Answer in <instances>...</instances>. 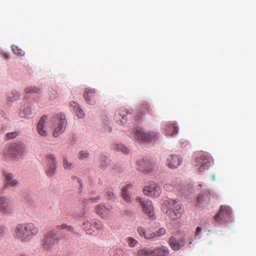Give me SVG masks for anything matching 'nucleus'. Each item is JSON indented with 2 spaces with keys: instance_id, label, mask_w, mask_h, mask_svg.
Listing matches in <instances>:
<instances>
[{
  "instance_id": "nucleus-44",
  "label": "nucleus",
  "mask_w": 256,
  "mask_h": 256,
  "mask_svg": "<svg viewBox=\"0 0 256 256\" xmlns=\"http://www.w3.org/2000/svg\"><path fill=\"white\" fill-rule=\"evenodd\" d=\"M101 161L103 162L101 164V166L102 168H104L108 164L110 160L108 158H102Z\"/></svg>"
},
{
  "instance_id": "nucleus-1",
  "label": "nucleus",
  "mask_w": 256,
  "mask_h": 256,
  "mask_svg": "<svg viewBox=\"0 0 256 256\" xmlns=\"http://www.w3.org/2000/svg\"><path fill=\"white\" fill-rule=\"evenodd\" d=\"M38 232V228L32 222L18 224L14 230L13 236L18 240L26 242L30 241Z\"/></svg>"
},
{
  "instance_id": "nucleus-19",
  "label": "nucleus",
  "mask_w": 256,
  "mask_h": 256,
  "mask_svg": "<svg viewBox=\"0 0 256 256\" xmlns=\"http://www.w3.org/2000/svg\"><path fill=\"white\" fill-rule=\"evenodd\" d=\"M46 119L47 116H42L37 124V132L42 136H47V132L46 129Z\"/></svg>"
},
{
  "instance_id": "nucleus-43",
  "label": "nucleus",
  "mask_w": 256,
  "mask_h": 256,
  "mask_svg": "<svg viewBox=\"0 0 256 256\" xmlns=\"http://www.w3.org/2000/svg\"><path fill=\"white\" fill-rule=\"evenodd\" d=\"M106 196H108V198L112 201H114L116 199V196H115L114 194L112 192H107Z\"/></svg>"
},
{
  "instance_id": "nucleus-12",
  "label": "nucleus",
  "mask_w": 256,
  "mask_h": 256,
  "mask_svg": "<svg viewBox=\"0 0 256 256\" xmlns=\"http://www.w3.org/2000/svg\"><path fill=\"white\" fill-rule=\"evenodd\" d=\"M185 239L186 238L184 236H181L178 238L172 236L169 238V246L172 250H178L184 246Z\"/></svg>"
},
{
  "instance_id": "nucleus-8",
  "label": "nucleus",
  "mask_w": 256,
  "mask_h": 256,
  "mask_svg": "<svg viewBox=\"0 0 256 256\" xmlns=\"http://www.w3.org/2000/svg\"><path fill=\"white\" fill-rule=\"evenodd\" d=\"M136 138L139 141L149 142L152 140H156L158 138V134L154 132H144L141 128H136L134 130Z\"/></svg>"
},
{
  "instance_id": "nucleus-21",
  "label": "nucleus",
  "mask_w": 256,
  "mask_h": 256,
  "mask_svg": "<svg viewBox=\"0 0 256 256\" xmlns=\"http://www.w3.org/2000/svg\"><path fill=\"white\" fill-rule=\"evenodd\" d=\"M178 131V128L176 122H169L166 124L164 133L167 136H174L176 134Z\"/></svg>"
},
{
  "instance_id": "nucleus-47",
  "label": "nucleus",
  "mask_w": 256,
  "mask_h": 256,
  "mask_svg": "<svg viewBox=\"0 0 256 256\" xmlns=\"http://www.w3.org/2000/svg\"><path fill=\"white\" fill-rule=\"evenodd\" d=\"M149 108V106L147 104H144L141 106L142 110L144 112H145L146 110H148Z\"/></svg>"
},
{
  "instance_id": "nucleus-14",
  "label": "nucleus",
  "mask_w": 256,
  "mask_h": 256,
  "mask_svg": "<svg viewBox=\"0 0 256 256\" xmlns=\"http://www.w3.org/2000/svg\"><path fill=\"white\" fill-rule=\"evenodd\" d=\"M182 160L180 156L171 154L168 157L166 164L169 168L174 169L177 168L182 164Z\"/></svg>"
},
{
  "instance_id": "nucleus-3",
  "label": "nucleus",
  "mask_w": 256,
  "mask_h": 256,
  "mask_svg": "<svg viewBox=\"0 0 256 256\" xmlns=\"http://www.w3.org/2000/svg\"><path fill=\"white\" fill-rule=\"evenodd\" d=\"M25 151L24 144L20 142L12 144L8 149L4 152V156L7 160H13L21 156Z\"/></svg>"
},
{
  "instance_id": "nucleus-15",
  "label": "nucleus",
  "mask_w": 256,
  "mask_h": 256,
  "mask_svg": "<svg viewBox=\"0 0 256 256\" xmlns=\"http://www.w3.org/2000/svg\"><path fill=\"white\" fill-rule=\"evenodd\" d=\"M48 166L46 168V173L48 176H52L56 173V158L52 154H48L46 156Z\"/></svg>"
},
{
  "instance_id": "nucleus-33",
  "label": "nucleus",
  "mask_w": 256,
  "mask_h": 256,
  "mask_svg": "<svg viewBox=\"0 0 256 256\" xmlns=\"http://www.w3.org/2000/svg\"><path fill=\"white\" fill-rule=\"evenodd\" d=\"M12 50L16 54L20 56H23L24 55V52L17 46L12 45Z\"/></svg>"
},
{
  "instance_id": "nucleus-25",
  "label": "nucleus",
  "mask_w": 256,
  "mask_h": 256,
  "mask_svg": "<svg viewBox=\"0 0 256 256\" xmlns=\"http://www.w3.org/2000/svg\"><path fill=\"white\" fill-rule=\"evenodd\" d=\"M169 252L168 249L166 246H162L152 250L153 256H166Z\"/></svg>"
},
{
  "instance_id": "nucleus-37",
  "label": "nucleus",
  "mask_w": 256,
  "mask_h": 256,
  "mask_svg": "<svg viewBox=\"0 0 256 256\" xmlns=\"http://www.w3.org/2000/svg\"><path fill=\"white\" fill-rule=\"evenodd\" d=\"M89 156V153L87 150H81L78 154V158L80 160H84L87 158Z\"/></svg>"
},
{
  "instance_id": "nucleus-55",
  "label": "nucleus",
  "mask_w": 256,
  "mask_h": 256,
  "mask_svg": "<svg viewBox=\"0 0 256 256\" xmlns=\"http://www.w3.org/2000/svg\"><path fill=\"white\" fill-rule=\"evenodd\" d=\"M24 256V254H21V255H20V256Z\"/></svg>"
},
{
  "instance_id": "nucleus-40",
  "label": "nucleus",
  "mask_w": 256,
  "mask_h": 256,
  "mask_svg": "<svg viewBox=\"0 0 256 256\" xmlns=\"http://www.w3.org/2000/svg\"><path fill=\"white\" fill-rule=\"evenodd\" d=\"M75 113H76V116L79 118H82L84 117V114L83 112V110L80 108L79 107L78 108V110H76L75 111H74Z\"/></svg>"
},
{
  "instance_id": "nucleus-38",
  "label": "nucleus",
  "mask_w": 256,
  "mask_h": 256,
  "mask_svg": "<svg viewBox=\"0 0 256 256\" xmlns=\"http://www.w3.org/2000/svg\"><path fill=\"white\" fill-rule=\"evenodd\" d=\"M63 166L65 169L70 170L73 167V164L70 162L66 158H64L63 160Z\"/></svg>"
},
{
  "instance_id": "nucleus-10",
  "label": "nucleus",
  "mask_w": 256,
  "mask_h": 256,
  "mask_svg": "<svg viewBox=\"0 0 256 256\" xmlns=\"http://www.w3.org/2000/svg\"><path fill=\"white\" fill-rule=\"evenodd\" d=\"M136 202L140 204L143 212L148 215L150 218H153L154 216V208L152 202L148 200L137 196L136 198Z\"/></svg>"
},
{
  "instance_id": "nucleus-5",
  "label": "nucleus",
  "mask_w": 256,
  "mask_h": 256,
  "mask_svg": "<svg viewBox=\"0 0 256 256\" xmlns=\"http://www.w3.org/2000/svg\"><path fill=\"white\" fill-rule=\"evenodd\" d=\"M15 206L13 200L6 196H0V213L10 215L14 212Z\"/></svg>"
},
{
  "instance_id": "nucleus-31",
  "label": "nucleus",
  "mask_w": 256,
  "mask_h": 256,
  "mask_svg": "<svg viewBox=\"0 0 256 256\" xmlns=\"http://www.w3.org/2000/svg\"><path fill=\"white\" fill-rule=\"evenodd\" d=\"M138 256H153L152 250L146 249L140 250L138 252Z\"/></svg>"
},
{
  "instance_id": "nucleus-20",
  "label": "nucleus",
  "mask_w": 256,
  "mask_h": 256,
  "mask_svg": "<svg viewBox=\"0 0 256 256\" xmlns=\"http://www.w3.org/2000/svg\"><path fill=\"white\" fill-rule=\"evenodd\" d=\"M96 212L102 218H107L109 216L111 207L108 206L106 208L103 205H97L95 206Z\"/></svg>"
},
{
  "instance_id": "nucleus-22",
  "label": "nucleus",
  "mask_w": 256,
  "mask_h": 256,
  "mask_svg": "<svg viewBox=\"0 0 256 256\" xmlns=\"http://www.w3.org/2000/svg\"><path fill=\"white\" fill-rule=\"evenodd\" d=\"M137 231L140 236H143L146 239L155 238L154 232L150 228L146 230L142 226H138V227Z\"/></svg>"
},
{
  "instance_id": "nucleus-23",
  "label": "nucleus",
  "mask_w": 256,
  "mask_h": 256,
  "mask_svg": "<svg viewBox=\"0 0 256 256\" xmlns=\"http://www.w3.org/2000/svg\"><path fill=\"white\" fill-rule=\"evenodd\" d=\"M96 92L94 89L86 88H85L84 92V98L87 103L90 104L96 96Z\"/></svg>"
},
{
  "instance_id": "nucleus-54",
  "label": "nucleus",
  "mask_w": 256,
  "mask_h": 256,
  "mask_svg": "<svg viewBox=\"0 0 256 256\" xmlns=\"http://www.w3.org/2000/svg\"><path fill=\"white\" fill-rule=\"evenodd\" d=\"M212 178L214 180V175L213 174L212 176Z\"/></svg>"
},
{
  "instance_id": "nucleus-48",
  "label": "nucleus",
  "mask_w": 256,
  "mask_h": 256,
  "mask_svg": "<svg viewBox=\"0 0 256 256\" xmlns=\"http://www.w3.org/2000/svg\"><path fill=\"white\" fill-rule=\"evenodd\" d=\"M6 227L3 225H0V236L6 233Z\"/></svg>"
},
{
  "instance_id": "nucleus-49",
  "label": "nucleus",
  "mask_w": 256,
  "mask_h": 256,
  "mask_svg": "<svg viewBox=\"0 0 256 256\" xmlns=\"http://www.w3.org/2000/svg\"><path fill=\"white\" fill-rule=\"evenodd\" d=\"M66 230L68 232H73V233H74L75 234H76V232H74V228L72 226H71L67 225Z\"/></svg>"
},
{
  "instance_id": "nucleus-2",
  "label": "nucleus",
  "mask_w": 256,
  "mask_h": 256,
  "mask_svg": "<svg viewBox=\"0 0 256 256\" xmlns=\"http://www.w3.org/2000/svg\"><path fill=\"white\" fill-rule=\"evenodd\" d=\"M162 208L164 212L172 220L180 218L184 212L182 202L177 199H170L164 201Z\"/></svg>"
},
{
  "instance_id": "nucleus-52",
  "label": "nucleus",
  "mask_w": 256,
  "mask_h": 256,
  "mask_svg": "<svg viewBox=\"0 0 256 256\" xmlns=\"http://www.w3.org/2000/svg\"><path fill=\"white\" fill-rule=\"evenodd\" d=\"M194 238H188L187 240L188 242V244H189V247H191L190 245L192 244V242L194 241Z\"/></svg>"
},
{
  "instance_id": "nucleus-29",
  "label": "nucleus",
  "mask_w": 256,
  "mask_h": 256,
  "mask_svg": "<svg viewBox=\"0 0 256 256\" xmlns=\"http://www.w3.org/2000/svg\"><path fill=\"white\" fill-rule=\"evenodd\" d=\"M26 94H30V96H34L42 92V89L36 87L30 86L25 90Z\"/></svg>"
},
{
  "instance_id": "nucleus-41",
  "label": "nucleus",
  "mask_w": 256,
  "mask_h": 256,
  "mask_svg": "<svg viewBox=\"0 0 256 256\" xmlns=\"http://www.w3.org/2000/svg\"><path fill=\"white\" fill-rule=\"evenodd\" d=\"M18 135V132H8L6 134L8 139H12L16 138Z\"/></svg>"
},
{
  "instance_id": "nucleus-6",
  "label": "nucleus",
  "mask_w": 256,
  "mask_h": 256,
  "mask_svg": "<svg viewBox=\"0 0 256 256\" xmlns=\"http://www.w3.org/2000/svg\"><path fill=\"white\" fill-rule=\"evenodd\" d=\"M232 213L231 208L229 206H221L218 212L214 216V220L218 223L228 222L231 217Z\"/></svg>"
},
{
  "instance_id": "nucleus-18",
  "label": "nucleus",
  "mask_w": 256,
  "mask_h": 256,
  "mask_svg": "<svg viewBox=\"0 0 256 256\" xmlns=\"http://www.w3.org/2000/svg\"><path fill=\"white\" fill-rule=\"evenodd\" d=\"M210 193L208 190L204 191L200 194L197 198V206L205 205L210 202Z\"/></svg>"
},
{
  "instance_id": "nucleus-17",
  "label": "nucleus",
  "mask_w": 256,
  "mask_h": 256,
  "mask_svg": "<svg viewBox=\"0 0 256 256\" xmlns=\"http://www.w3.org/2000/svg\"><path fill=\"white\" fill-rule=\"evenodd\" d=\"M4 187L6 188L8 187H16L18 185V181L14 178L12 174L6 172L4 174Z\"/></svg>"
},
{
  "instance_id": "nucleus-9",
  "label": "nucleus",
  "mask_w": 256,
  "mask_h": 256,
  "mask_svg": "<svg viewBox=\"0 0 256 256\" xmlns=\"http://www.w3.org/2000/svg\"><path fill=\"white\" fill-rule=\"evenodd\" d=\"M59 240L56 233L52 230L48 232L45 235L42 244V248L46 251L50 250L54 244Z\"/></svg>"
},
{
  "instance_id": "nucleus-50",
  "label": "nucleus",
  "mask_w": 256,
  "mask_h": 256,
  "mask_svg": "<svg viewBox=\"0 0 256 256\" xmlns=\"http://www.w3.org/2000/svg\"><path fill=\"white\" fill-rule=\"evenodd\" d=\"M66 226H67L66 224H62L57 226L56 228L58 230H64V229H66Z\"/></svg>"
},
{
  "instance_id": "nucleus-11",
  "label": "nucleus",
  "mask_w": 256,
  "mask_h": 256,
  "mask_svg": "<svg viewBox=\"0 0 256 256\" xmlns=\"http://www.w3.org/2000/svg\"><path fill=\"white\" fill-rule=\"evenodd\" d=\"M136 164L138 170L143 172L152 173L155 170L153 164L148 160H138Z\"/></svg>"
},
{
  "instance_id": "nucleus-26",
  "label": "nucleus",
  "mask_w": 256,
  "mask_h": 256,
  "mask_svg": "<svg viewBox=\"0 0 256 256\" xmlns=\"http://www.w3.org/2000/svg\"><path fill=\"white\" fill-rule=\"evenodd\" d=\"M180 180L178 179L176 180L175 182H172L171 184H166L164 186V188L168 191L174 190L175 188H178L180 186Z\"/></svg>"
},
{
  "instance_id": "nucleus-36",
  "label": "nucleus",
  "mask_w": 256,
  "mask_h": 256,
  "mask_svg": "<svg viewBox=\"0 0 256 256\" xmlns=\"http://www.w3.org/2000/svg\"><path fill=\"white\" fill-rule=\"evenodd\" d=\"M100 200V196H96V198H86L84 200L83 202L86 204L88 203H94L97 202Z\"/></svg>"
},
{
  "instance_id": "nucleus-35",
  "label": "nucleus",
  "mask_w": 256,
  "mask_h": 256,
  "mask_svg": "<svg viewBox=\"0 0 256 256\" xmlns=\"http://www.w3.org/2000/svg\"><path fill=\"white\" fill-rule=\"evenodd\" d=\"M155 238L162 236L166 233V230L164 228H160L156 232H154Z\"/></svg>"
},
{
  "instance_id": "nucleus-27",
  "label": "nucleus",
  "mask_w": 256,
  "mask_h": 256,
  "mask_svg": "<svg viewBox=\"0 0 256 256\" xmlns=\"http://www.w3.org/2000/svg\"><path fill=\"white\" fill-rule=\"evenodd\" d=\"M112 148L118 152H121L123 154H126L128 153L129 150L125 146L122 144H114L112 146Z\"/></svg>"
},
{
  "instance_id": "nucleus-28",
  "label": "nucleus",
  "mask_w": 256,
  "mask_h": 256,
  "mask_svg": "<svg viewBox=\"0 0 256 256\" xmlns=\"http://www.w3.org/2000/svg\"><path fill=\"white\" fill-rule=\"evenodd\" d=\"M19 98V92L16 90H14L8 94L7 100L10 102H14L18 100Z\"/></svg>"
},
{
  "instance_id": "nucleus-53",
  "label": "nucleus",
  "mask_w": 256,
  "mask_h": 256,
  "mask_svg": "<svg viewBox=\"0 0 256 256\" xmlns=\"http://www.w3.org/2000/svg\"><path fill=\"white\" fill-rule=\"evenodd\" d=\"M86 224L87 226L89 225L90 224L88 222H86V223H84V224H83V226H84Z\"/></svg>"
},
{
  "instance_id": "nucleus-30",
  "label": "nucleus",
  "mask_w": 256,
  "mask_h": 256,
  "mask_svg": "<svg viewBox=\"0 0 256 256\" xmlns=\"http://www.w3.org/2000/svg\"><path fill=\"white\" fill-rule=\"evenodd\" d=\"M32 113V110L28 104L24 105V108H22L20 113V116L22 118H26L30 116Z\"/></svg>"
},
{
  "instance_id": "nucleus-39",
  "label": "nucleus",
  "mask_w": 256,
  "mask_h": 256,
  "mask_svg": "<svg viewBox=\"0 0 256 256\" xmlns=\"http://www.w3.org/2000/svg\"><path fill=\"white\" fill-rule=\"evenodd\" d=\"M202 228L201 227L198 226L196 228V230L194 232V238L195 240L196 239H200L201 238V232H202Z\"/></svg>"
},
{
  "instance_id": "nucleus-7",
  "label": "nucleus",
  "mask_w": 256,
  "mask_h": 256,
  "mask_svg": "<svg viewBox=\"0 0 256 256\" xmlns=\"http://www.w3.org/2000/svg\"><path fill=\"white\" fill-rule=\"evenodd\" d=\"M195 166L198 167L199 172H202L212 165V160L211 157L208 154H202L196 158Z\"/></svg>"
},
{
  "instance_id": "nucleus-42",
  "label": "nucleus",
  "mask_w": 256,
  "mask_h": 256,
  "mask_svg": "<svg viewBox=\"0 0 256 256\" xmlns=\"http://www.w3.org/2000/svg\"><path fill=\"white\" fill-rule=\"evenodd\" d=\"M94 226L98 230H101L103 228V225L100 220H96L94 224Z\"/></svg>"
},
{
  "instance_id": "nucleus-32",
  "label": "nucleus",
  "mask_w": 256,
  "mask_h": 256,
  "mask_svg": "<svg viewBox=\"0 0 256 256\" xmlns=\"http://www.w3.org/2000/svg\"><path fill=\"white\" fill-rule=\"evenodd\" d=\"M48 98L50 100H54L58 96V92L52 88H50L48 90Z\"/></svg>"
},
{
  "instance_id": "nucleus-24",
  "label": "nucleus",
  "mask_w": 256,
  "mask_h": 256,
  "mask_svg": "<svg viewBox=\"0 0 256 256\" xmlns=\"http://www.w3.org/2000/svg\"><path fill=\"white\" fill-rule=\"evenodd\" d=\"M132 185L129 184L124 187L122 190V197L124 200L127 202H129L131 200L130 196L129 194L128 190L132 188Z\"/></svg>"
},
{
  "instance_id": "nucleus-16",
  "label": "nucleus",
  "mask_w": 256,
  "mask_h": 256,
  "mask_svg": "<svg viewBox=\"0 0 256 256\" xmlns=\"http://www.w3.org/2000/svg\"><path fill=\"white\" fill-rule=\"evenodd\" d=\"M130 114L129 110L124 108H120L116 111L114 115V119L117 122H119V124H122L126 122L127 115Z\"/></svg>"
},
{
  "instance_id": "nucleus-4",
  "label": "nucleus",
  "mask_w": 256,
  "mask_h": 256,
  "mask_svg": "<svg viewBox=\"0 0 256 256\" xmlns=\"http://www.w3.org/2000/svg\"><path fill=\"white\" fill-rule=\"evenodd\" d=\"M52 121L55 124L53 136L56 138L62 134L65 130L66 124L65 115L62 114H56L53 116Z\"/></svg>"
},
{
  "instance_id": "nucleus-51",
  "label": "nucleus",
  "mask_w": 256,
  "mask_h": 256,
  "mask_svg": "<svg viewBox=\"0 0 256 256\" xmlns=\"http://www.w3.org/2000/svg\"><path fill=\"white\" fill-rule=\"evenodd\" d=\"M3 57L4 59H8L10 58V54L8 52H4Z\"/></svg>"
},
{
  "instance_id": "nucleus-13",
  "label": "nucleus",
  "mask_w": 256,
  "mask_h": 256,
  "mask_svg": "<svg viewBox=\"0 0 256 256\" xmlns=\"http://www.w3.org/2000/svg\"><path fill=\"white\" fill-rule=\"evenodd\" d=\"M143 192L146 195L157 197L161 192V188L157 184L153 183L150 186H144Z\"/></svg>"
},
{
  "instance_id": "nucleus-46",
  "label": "nucleus",
  "mask_w": 256,
  "mask_h": 256,
  "mask_svg": "<svg viewBox=\"0 0 256 256\" xmlns=\"http://www.w3.org/2000/svg\"><path fill=\"white\" fill-rule=\"evenodd\" d=\"M124 252L122 250L118 249L116 250L114 256H124Z\"/></svg>"
},
{
  "instance_id": "nucleus-45",
  "label": "nucleus",
  "mask_w": 256,
  "mask_h": 256,
  "mask_svg": "<svg viewBox=\"0 0 256 256\" xmlns=\"http://www.w3.org/2000/svg\"><path fill=\"white\" fill-rule=\"evenodd\" d=\"M70 105L71 107L73 108V110L74 112L76 110H78V108H79V106L78 104H77L74 101H71L70 102Z\"/></svg>"
},
{
  "instance_id": "nucleus-34",
  "label": "nucleus",
  "mask_w": 256,
  "mask_h": 256,
  "mask_svg": "<svg viewBox=\"0 0 256 256\" xmlns=\"http://www.w3.org/2000/svg\"><path fill=\"white\" fill-rule=\"evenodd\" d=\"M126 242L130 248L134 247L138 243V241L132 237L127 238H126Z\"/></svg>"
}]
</instances>
